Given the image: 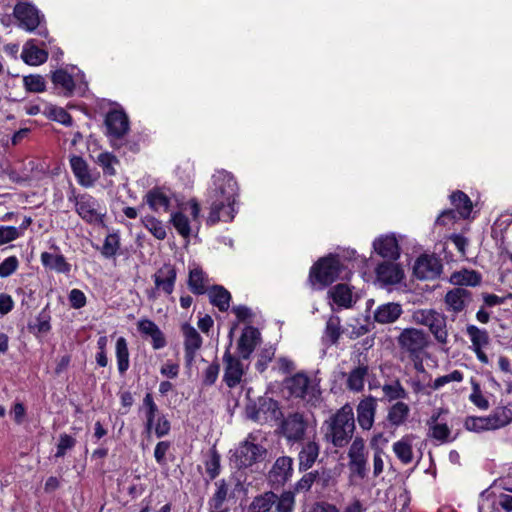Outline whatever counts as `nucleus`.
<instances>
[{
    "mask_svg": "<svg viewBox=\"0 0 512 512\" xmlns=\"http://www.w3.org/2000/svg\"><path fill=\"white\" fill-rule=\"evenodd\" d=\"M238 190V184L230 172L218 170L212 175V184L207 193L210 209L207 217L208 225L233 220Z\"/></svg>",
    "mask_w": 512,
    "mask_h": 512,
    "instance_id": "f257e3e1",
    "label": "nucleus"
},
{
    "mask_svg": "<svg viewBox=\"0 0 512 512\" xmlns=\"http://www.w3.org/2000/svg\"><path fill=\"white\" fill-rule=\"evenodd\" d=\"M324 440L334 447L346 446L355 431V417L350 404H345L323 423Z\"/></svg>",
    "mask_w": 512,
    "mask_h": 512,
    "instance_id": "f03ea898",
    "label": "nucleus"
},
{
    "mask_svg": "<svg viewBox=\"0 0 512 512\" xmlns=\"http://www.w3.org/2000/svg\"><path fill=\"white\" fill-rule=\"evenodd\" d=\"M266 452L262 445L256 443L255 436L249 434L234 450L230 451V462L237 469L248 468L262 461Z\"/></svg>",
    "mask_w": 512,
    "mask_h": 512,
    "instance_id": "7ed1b4c3",
    "label": "nucleus"
},
{
    "mask_svg": "<svg viewBox=\"0 0 512 512\" xmlns=\"http://www.w3.org/2000/svg\"><path fill=\"white\" fill-rule=\"evenodd\" d=\"M412 319L416 324L426 326L439 344L448 343L447 317L443 313L435 309H417Z\"/></svg>",
    "mask_w": 512,
    "mask_h": 512,
    "instance_id": "20e7f679",
    "label": "nucleus"
},
{
    "mask_svg": "<svg viewBox=\"0 0 512 512\" xmlns=\"http://www.w3.org/2000/svg\"><path fill=\"white\" fill-rule=\"evenodd\" d=\"M402 357H411L418 354H426L430 345L429 335L422 329L409 327L401 330L396 338Z\"/></svg>",
    "mask_w": 512,
    "mask_h": 512,
    "instance_id": "39448f33",
    "label": "nucleus"
},
{
    "mask_svg": "<svg viewBox=\"0 0 512 512\" xmlns=\"http://www.w3.org/2000/svg\"><path fill=\"white\" fill-rule=\"evenodd\" d=\"M143 409L146 420L145 432L148 435L154 432L157 438L168 435L171 429L170 422L165 415L160 413L150 393H147L143 399Z\"/></svg>",
    "mask_w": 512,
    "mask_h": 512,
    "instance_id": "423d86ee",
    "label": "nucleus"
},
{
    "mask_svg": "<svg viewBox=\"0 0 512 512\" xmlns=\"http://www.w3.org/2000/svg\"><path fill=\"white\" fill-rule=\"evenodd\" d=\"M291 395L301 398L307 403L315 404L320 396V389L315 379L305 373H297L286 382Z\"/></svg>",
    "mask_w": 512,
    "mask_h": 512,
    "instance_id": "0eeeda50",
    "label": "nucleus"
},
{
    "mask_svg": "<svg viewBox=\"0 0 512 512\" xmlns=\"http://www.w3.org/2000/svg\"><path fill=\"white\" fill-rule=\"evenodd\" d=\"M340 274V262L335 256H328L320 259L310 270L309 280L322 286L334 282Z\"/></svg>",
    "mask_w": 512,
    "mask_h": 512,
    "instance_id": "6e6552de",
    "label": "nucleus"
},
{
    "mask_svg": "<svg viewBox=\"0 0 512 512\" xmlns=\"http://www.w3.org/2000/svg\"><path fill=\"white\" fill-rule=\"evenodd\" d=\"M70 202L75 205L77 214L88 223H99L102 221L104 213L100 203L89 194L76 195L74 192L68 197Z\"/></svg>",
    "mask_w": 512,
    "mask_h": 512,
    "instance_id": "1a4fd4ad",
    "label": "nucleus"
},
{
    "mask_svg": "<svg viewBox=\"0 0 512 512\" xmlns=\"http://www.w3.org/2000/svg\"><path fill=\"white\" fill-rule=\"evenodd\" d=\"M107 135L110 138L111 145L114 148L120 147L122 138L129 131V120L123 111H110L105 118Z\"/></svg>",
    "mask_w": 512,
    "mask_h": 512,
    "instance_id": "9d476101",
    "label": "nucleus"
},
{
    "mask_svg": "<svg viewBox=\"0 0 512 512\" xmlns=\"http://www.w3.org/2000/svg\"><path fill=\"white\" fill-rule=\"evenodd\" d=\"M367 456L365 443L362 438H355L349 448L348 467L353 476L364 479L367 476Z\"/></svg>",
    "mask_w": 512,
    "mask_h": 512,
    "instance_id": "9b49d317",
    "label": "nucleus"
},
{
    "mask_svg": "<svg viewBox=\"0 0 512 512\" xmlns=\"http://www.w3.org/2000/svg\"><path fill=\"white\" fill-rule=\"evenodd\" d=\"M246 414L249 419L264 424L278 417L279 408L273 399L260 398L257 403L247 406Z\"/></svg>",
    "mask_w": 512,
    "mask_h": 512,
    "instance_id": "f8f14e48",
    "label": "nucleus"
},
{
    "mask_svg": "<svg viewBox=\"0 0 512 512\" xmlns=\"http://www.w3.org/2000/svg\"><path fill=\"white\" fill-rule=\"evenodd\" d=\"M13 15L19 22V27L28 31H34L41 23L43 15L31 3L20 1L13 10Z\"/></svg>",
    "mask_w": 512,
    "mask_h": 512,
    "instance_id": "ddd939ff",
    "label": "nucleus"
},
{
    "mask_svg": "<svg viewBox=\"0 0 512 512\" xmlns=\"http://www.w3.org/2000/svg\"><path fill=\"white\" fill-rule=\"evenodd\" d=\"M225 365L223 380L229 388H234L242 381L245 367L241 360L233 356L227 349L223 355Z\"/></svg>",
    "mask_w": 512,
    "mask_h": 512,
    "instance_id": "4468645a",
    "label": "nucleus"
},
{
    "mask_svg": "<svg viewBox=\"0 0 512 512\" xmlns=\"http://www.w3.org/2000/svg\"><path fill=\"white\" fill-rule=\"evenodd\" d=\"M307 426L302 414L293 413L283 420L281 430L288 441L298 442L303 439Z\"/></svg>",
    "mask_w": 512,
    "mask_h": 512,
    "instance_id": "2eb2a0df",
    "label": "nucleus"
},
{
    "mask_svg": "<svg viewBox=\"0 0 512 512\" xmlns=\"http://www.w3.org/2000/svg\"><path fill=\"white\" fill-rule=\"evenodd\" d=\"M184 337V358L187 366H191L195 360L197 351L202 346V337L198 331L189 323L181 327Z\"/></svg>",
    "mask_w": 512,
    "mask_h": 512,
    "instance_id": "dca6fc26",
    "label": "nucleus"
},
{
    "mask_svg": "<svg viewBox=\"0 0 512 512\" xmlns=\"http://www.w3.org/2000/svg\"><path fill=\"white\" fill-rule=\"evenodd\" d=\"M471 302L472 293L463 287L449 290L444 297L446 310L454 314L463 312Z\"/></svg>",
    "mask_w": 512,
    "mask_h": 512,
    "instance_id": "f3484780",
    "label": "nucleus"
},
{
    "mask_svg": "<svg viewBox=\"0 0 512 512\" xmlns=\"http://www.w3.org/2000/svg\"><path fill=\"white\" fill-rule=\"evenodd\" d=\"M413 271L414 275L419 279H434L440 275L442 265L435 256L422 255L415 262Z\"/></svg>",
    "mask_w": 512,
    "mask_h": 512,
    "instance_id": "a211bd4d",
    "label": "nucleus"
},
{
    "mask_svg": "<svg viewBox=\"0 0 512 512\" xmlns=\"http://www.w3.org/2000/svg\"><path fill=\"white\" fill-rule=\"evenodd\" d=\"M328 296L332 300L330 304L332 311H336L334 305H336L338 309H349L356 303L352 289L347 284L340 283L333 286L329 289Z\"/></svg>",
    "mask_w": 512,
    "mask_h": 512,
    "instance_id": "6ab92c4d",
    "label": "nucleus"
},
{
    "mask_svg": "<svg viewBox=\"0 0 512 512\" xmlns=\"http://www.w3.org/2000/svg\"><path fill=\"white\" fill-rule=\"evenodd\" d=\"M173 194L164 188H153L145 195V202L156 213L168 212L171 207Z\"/></svg>",
    "mask_w": 512,
    "mask_h": 512,
    "instance_id": "aec40b11",
    "label": "nucleus"
},
{
    "mask_svg": "<svg viewBox=\"0 0 512 512\" xmlns=\"http://www.w3.org/2000/svg\"><path fill=\"white\" fill-rule=\"evenodd\" d=\"M377 401L373 396L362 399L356 408L357 421L361 429L370 430L373 427Z\"/></svg>",
    "mask_w": 512,
    "mask_h": 512,
    "instance_id": "412c9836",
    "label": "nucleus"
},
{
    "mask_svg": "<svg viewBox=\"0 0 512 512\" xmlns=\"http://www.w3.org/2000/svg\"><path fill=\"white\" fill-rule=\"evenodd\" d=\"M375 252L383 258L396 260L400 256V247L394 235H382L373 242Z\"/></svg>",
    "mask_w": 512,
    "mask_h": 512,
    "instance_id": "4be33fe9",
    "label": "nucleus"
},
{
    "mask_svg": "<svg viewBox=\"0 0 512 512\" xmlns=\"http://www.w3.org/2000/svg\"><path fill=\"white\" fill-rule=\"evenodd\" d=\"M176 276V270L172 265H163L153 275L156 290H161L170 295L174 290Z\"/></svg>",
    "mask_w": 512,
    "mask_h": 512,
    "instance_id": "5701e85b",
    "label": "nucleus"
},
{
    "mask_svg": "<svg viewBox=\"0 0 512 512\" xmlns=\"http://www.w3.org/2000/svg\"><path fill=\"white\" fill-rule=\"evenodd\" d=\"M404 273L401 267L393 262H383L376 268V277L384 285H394L401 282Z\"/></svg>",
    "mask_w": 512,
    "mask_h": 512,
    "instance_id": "b1692460",
    "label": "nucleus"
},
{
    "mask_svg": "<svg viewBox=\"0 0 512 512\" xmlns=\"http://www.w3.org/2000/svg\"><path fill=\"white\" fill-rule=\"evenodd\" d=\"M260 332L254 327H246L239 340L237 349L242 359H249L257 344L260 342Z\"/></svg>",
    "mask_w": 512,
    "mask_h": 512,
    "instance_id": "393cba45",
    "label": "nucleus"
},
{
    "mask_svg": "<svg viewBox=\"0 0 512 512\" xmlns=\"http://www.w3.org/2000/svg\"><path fill=\"white\" fill-rule=\"evenodd\" d=\"M293 460L288 456L279 457L269 472V478L273 483L283 485L292 475Z\"/></svg>",
    "mask_w": 512,
    "mask_h": 512,
    "instance_id": "a878e982",
    "label": "nucleus"
},
{
    "mask_svg": "<svg viewBox=\"0 0 512 512\" xmlns=\"http://www.w3.org/2000/svg\"><path fill=\"white\" fill-rule=\"evenodd\" d=\"M70 166L81 186L89 188L94 185L97 178L90 173L88 164L82 157L72 156L70 158Z\"/></svg>",
    "mask_w": 512,
    "mask_h": 512,
    "instance_id": "bb28decb",
    "label": "nucleus"
},
{
    "mask_svg": "<svg viewBox=\"0 0 512 512\" xmlns=\"http://www.w3.org/2000/svg\"><path fill=\"white\" fill-rule=\"evenodd\" d=\"M512 411L507 407H497L493 412L484 416V426L486 431L500 429L510 423Z\"/></svg>",
    "mask_w": 512,
    "mask_h": 512,
    "instance_id": "cd10ccee",
    "label": "nucleus"
},
{
    "mask_svg": "<svg viewBox=\"0 0 512 512\" xmlns=\"http://www.w3.org/2000/svg\"><path fill=\"white\" fill-rule=\"evenodd\" d=\"M441 410L433 413L428 420L429 436L441 443L451 442V430L446 423L438 422L441 415Z\"/></svg>",
    "mask_w": 512,
    "mask_h": 512,
    "instance_id": "c85d7f7f",
    "label": "nucleus"
},
{
    "mask_svg": "<svg viewBox=\"0 0 512 512\" xmlns=\"http://www.w3.org/2000/svg\"><path fill=\"white\" fill-rule=\"evenodd\" d=\"M402 313L403 310L400 304L389 302L377 307L374 312V319L380 324H389L395 322Z\"/></svg>",
    "mask_w": 512,
    "mask_h": 512,
    "instance_id": "c756f323",
    "label": "nucleus"
},
{
    "mask_svg": "<svg viewBox=\"0 0 512 512\" xmlns=\"http://www.w3.org/2000/svg\"><path fill=\"white\" fill-rule=\"evenodd\" d=\"M22 60L31 66H37L45 63L48 59V53L38 48L33 40L27 41L22 49L21 53Z\"/></svg>",
    "mask_w": 512,
    "mask_h": 512,
    "instance_id": "7c9ffc66",
    "label": "nucleus"
},
{
    "mask_svg": "<svg viewBox=\"0 0 512 512\" xmlns=\"http://www.w3.org/2000/svg\"><path fill=\"white\" fill-rule=\"evenodd\" d=\"M40 259L45 268L57 273L68 274L71 271V265L62 254L43 252Z\"/></svg>",
    "mask_w": 512,
    "mask_h": 512,
    "instance_id": "2f4dec72",
    "label": "nucleus"
},
{
    "mask_svg": "<svg viewBox=\"0 0 512 512\" xmlns=\"http://www.w3.org/2000/svg\"><path fill=\"white\" fill-rule=\"evenodd\" d=\"M208 277L204 271L194 265L189 269L188 287L192 293L202 295L207 292Z\"/></svg>",
    "mask_w": 512,
    "mask_h": 512,
    "instance_id": "473e14b6",
    "label": "nucleus"
},
{
    "mask_svg": "<svg viewBox=\"0 0 512 512\" xmlns=\"http://www.w3.org/2000/svg\"><path fill=\"white\" fill-rule=\"evenodd\" d=\"M320 447L315 441L305 443L298 455L299 469L308 470L313 466L319 456Z\"/></svg>",
    "mask_w": 512,
    "mask_h": 512,
    "instance_id": "72a5a7b5",
    "label": "nucleus"
},
{
    "mask_svg": "<svg viewBox=\"0 0 512 512\" xmlns=\"http://www.w3.org/2000/svg\"><path fill=\"white\" fill-rule=\"evenodd\" d=\"M210 302L220 311L225 312L229 309L231 294L223 286L214 285L207 290Z\"/></svg>",
    "mask_w": 512,
    "mask_h": 512,
    "instance_id": "f704fd0d",
    "label": "nucleus"
},
{
    "mask_svg": "<svg viewBox=\"0 0 512 512\" xmlns=\"http://www.w3.org/2000/svg\"><path fill=\"white\" fill-rule=\"evenodd\" d=\"M449 281L451 284L458 286V287H463V286L475 287L480 284L481 276L479 273H477L474 270L462 269L460 271L453 272L450 276Z\"/></svg>",
    "mask_w": 512,
    "mask_h": 512,
    "instance_id": "c9c22d12",
    "label": "nucleus"
},
{
    "mask_svg": "<svg viewBox=\"0 0 512 512\" xmlns=\"http://www.w3.org/2000/svg\"><path fill=\"white\" fill-rule=\"evenodd\" d=\"M368 366L360 364L352 369L347 375L346 387L353 392H361L364 388L366 376L368 374Z\"/></svg>",
    "mask_w": 512,
    "mask_h": 512,
    "instance_id": "e433bc0d",
    "label": "nucleus"
},
{
    "mask_svg": "<svg viewBox=\"0 0 512 512\" xmlns=\"http://www.w3.org/2000/svg\"><path fill=\"white\" fill-rule=\"evenodd\" d=\"M409 414V406L402 401H398L388 409L387 421L391 426L399 427L405 424L409 417Z\"/></svg>",
    "mask_w": 512,
    "mask_h": 512,
    "instance_id": "4c0bfd02",
    "label": "nucleus"
},
{
    "mask_svg": "<svg viewBox=\"0 0 512 512\" xmlns=\"http://www.w3.org/2000/svg\"><path fill=\"white\" fill-rule=\"evenodd\" d=\"M412 435L402 437L400 440L393 444V451L397 458L403 464H409L413 461V450H412Z\"/></svg>",
    "mask_w": 512,
    "mask_h": 512,
    "instance_id": "58836bf2",
    "label": "nucleus"
},
{
    "mask_svg": "<svg viewBox=\"0 0 512 512\" xmlns=\"http://www.w3.org/2000/svg\"><path fill=\"white\" fill-rule=\"evenodd\" d=\"M277 501V495L271 491L256 496L248 507V512H269Z\"/></svg>",
    "mask_w": 512,
    "mask_h": 512,
    "instance_id": "ea45409f",
    "label": "nucleus"
},
{
    "mask_svg": "<svg viewBox=\"0 0 512 512\" xmlns=\"http://www.w3.org/2000/svg\"><path fill=\"white\" fill-rule=\"evenodd\" d=\"M170 221L176 231L183 238L188 239L193 231V223L190 221L188 216H186L182 211H178L171 214Z\"/></svg>",
    "mask_w": 512,
    "mask_h": 512,
    "instance_id": "a19ab883",
    "label": "nucleus"
},
{
    "mask_svg": "<svg viewBox=\"0 0 512 512\" xmlns=\"http://www.w3.org/2000/svg\"><path fill=\"white\" fill-rule=\"evenodd\" d=\"M466 333L471 341V349L485 348L490 342L487 330L481 329L475 325H467Z\"/></svg>",
    "mask_w": 512,
    "mask_h": 512,
    "instance_id": "79ce46f5",
    "label": "nucleus"
},
{
    "mask_svg": "<svg viewBox=\"0 0 512 512\" xmlns=\"http://www.w3.org/2000/svg\"><path fill=\"white\" fill-rule=\"evenodd\" d=\"M341 320L336 315H331L326 321L323 341L328 344H335L341 336Z\"/></svg>",
    "mask_w": 512,
    "mask_h": 512,
    "instance_id": "37998d69",
    "label": "nucleus"
},
{
    "mask_svg": "<svg viewBox=\"0 0 512 512\" xmlns=\"http://www.w3.org/2000/svg\"><path fill=\"white\" fill-rule=\"evenodd\" d=\"M115 353L118 371L120 374H124L129 368V350L127 341L124 337H119L117 339Z\"/></svg>",
    "mask_w": 512,
    "mask_h": 512,
    "instance_id": "c03bdc74",
    "label": "nucleus"
},
{
    "mask_svg": "<svg viewBox=\"0 0 512 512\" xmlns=\"http://www.w3.org/2000/svg\"><path fill=\"white\" fill-rule=\"evenodd\" d=\"M450 199L460 217H469L473 206L470 198L464 192L456 191L451 194Z\"/></svg>",
    "mask_w": 512,
    "mask_h": 512,
    "instance_id": "a18cd8bd",
    "label": "nucleus"
},
{
    "mask_svg": "<svg viewBox=\"0 0 512 512\" xmlns=\"http://www.w3.org/2000/svg\"><path fill=\"white\" fill-rule=\"evenodd\" d=\"M51 317L48 312L42 310L35 320L28 324V329L35 336H40L48 333L51 330L50 324Z\"/></svg>",
    "mask_w": 512,
    "mask_h": 512,
    "instance_id": "49530a36",
    "label": "nucleus"
},
{
    "mask_svg": "<svg viewBox=\"0 0 512 512\" xmlns=\"http://www.w3.org/2000/svg\"><path fill=\"white\" fill-rule=\"evenodd\" d=\"M95 163H97L103 171V174L106 176H114L116 175L115 166L119 164V160L115 155L110 152H101L94 159Z\"/></svg>",
    "mask_w": 512,
    "mask_h": 512,
    "instance_id": "de8ad7c7",
    "label": "nucleus"
},
{
    "mask_svg": "<svg viewBox=\"0 0 512 512\" xmlns=\"http://www.w3.org/2000/svg\"><path fill=\"white\" fill-rule=\"evenodd\" d=\"M52 82L62 89L65 95H71L74 91V80L72 76L63 69L56 70L52 74Z\"/></svg>",
    "mask_w": 512,
    "mask_h": 512,
    "instance_id": "09e8293b",
    "label": "nucleus"
},
{
    "mask_svg": "<svg viewBox=\"0 0 512 512\" xmlns=\"http://www.w3.org/2000/svg\"><path fill=\"white\" fill-rule=\"evenodd\" d=\"M216 490L213 496L209 499L208 505L210 509L218 510L222 508L224 502L228 496V484L224 479H221L215 483Z\"/></svg>",
    "mask_w": 512,
    "mask_h": 512,
    "instance_id": "8fccbe9b",
    "label": "nucleus"
},
{
    "mask_svg": "<svg viewBox=\"0 0 512 512\" xmlns=\"http://www.w3.org/2000/svg\"><path fill=\"white\" fill-rule=\"evenodd\" d=\"M382 391L388 401L405 399L407 397V392L399 380L384 384Z\"/></svg>",
    "mask_w": 512,
    "mask_h": 512,
    "instance_id": "3c124183",
    "label": "nucleus"
},
{
    "mask_svg": "<svg viewBox=\"0 0 512 512\" xmlns=\"http://www.w3.org/2000/svg\"><path fill=\"white\" fill-rule=\"evenodd\" d=\"M142 223L145 228L158 240H164L166 238V228L163 223L152 217L145 216L142 218Z\"/></svg>",
    "mask_w": 512,
    "mask_h": 512,
    "instance_id": "603ef678",
    "label": "nucleus"
},
{
    "mask_svg": "<svg viewBox=\"0 0 512 512\" xmlns=\"http://www.w3.org/2000/svg\"><path fill=\"white\" fill-rule=\"evenodd\" d=\"M120 249V237L117 233L108 234L101 248V254L105 258L114 257Z\"/></svg>",
    "mask_w": 512,
    "mask_h": 512,
    "instance_id": "864d4df0",
    "label": "nucleus"
},
{
    "mask_svg": "<svg viewBox=\"0 0 512 512\" xmlns=\"http://www.w3.org/2000/svg\"><path fill=\"white\" fill-rule=\"evenodd\" d=\"M277 512H293L295 506V496L290 491L283 492L280 496H277L275 503Z\"/></svg>",
    "mask_w": 512,
    "mask_h": 512,
    "instance_id": "5fc2aeb1",
    "label": "nucleus"
},
{
    "mask_svg": "<svg viewBox=\"0 0 512 512\" xmlns=\"http://www.w3.org/2000/svg\"><path fill=\"white\" fill-rule=\"evenodd\" d=\"M24 87L29 92L40 93L45 91L46 83L41 75H28L23 79Z\"/></svg>",
    "mask_w": 512,
    "mask_h": 512,
    "instance_id": "6e6d98bb",
    "label": "nucleus"
},
{
    "mask_svg": "<svg viewBox=\"0 0 512 512\" xmlns=\"http://www.w3.org/2000/svg\"><path fill=\"white\" fill-rule=\"evenodd\" d=\"M463 381V373L459 370H454L447 375L440 376L434 380V382L430 385L433 390H439L446 384L450 382H462Z\"/></svg>",
    "mask_w": 512,
    "mask_h": 512,
    "instance_id": "4d7b16f0",
    "label": "nucleus"
},
{
    "mask_svg": "<svg viewBox=\"0 0 512 512\" xmlns=\"http://www.w3.org/2000/svg\"><path fill=\"white\" fill-rule=\"evenodd\" d=\"M205 469L211 479H215L220 473V456L213 450L205 462Z\"/></svg>",
    "mask_w": 512,
    "mask_h": 512,
    "instance_id": "13d9d810",
    "label": "nucleus"
},
{
    "mask_svg": "<svg viewBox=\"0 0 512 512\" xmlns=\"http://www.w3.org/2000/svg\"><path fill=\"white\" fill-rule=\"evenodd\" d=\"M469 399L475 406L482 410H487L489 408V402L483 396L477 382H472V393L470 394Z\"/></svg>",
    "mask_w": 512,
    "mask_h": 512,
    "instance_id": "bf43d9fd",
    "label": "nucleus"
},
{
    "mask_svg": "<svg viewBox=\"0 0 512 512\" xmlns=\"http://www.w3.org/2000/svg\"><path fill=\"white\" fill-rule=\"evenodd\" d=\"M274 355L275 350L272 347L262 349L257 355L256 369L259 372H264Z\"/></svg>",
    "mask_w": 512,
    "mask_h": 512,
    "instance_id": "052dcab7",
    "label": "nucleus"
},
{
    "mask_svg": "<svg viewBox=\"0 0 512 512\" xmlns=\"http://www.w3.org/2000/svg\"><path fill=\"white\" fill-rule=\"evenodd\" d=\"M19 266L16 256H9L0 263V278H7L12 275Z\"/></svg>",
    "mask_w": 512,
    "mask_h": 512,
    "instance_id": "680f3d73",
    "label": "nucleus"
},
{
    "mask_svg": "<svg viewBox=\"0 0 512 512\" xmlns=\"http://www.w3.org/2000/svg\"><path fill=\"white\" fill-rule=\"evenodd\" d=\"M171 448V443L169 441H160L156 444L155 446V449H154V458H155V461L160 465V466H166L168 461H167V453L169 452Z\"/></svg>",
    "mask_w": 512,
    "mask_h": 512,
    "instance_id": "e2e57ef3",
    "label": "nucleus"
},
{
    "mask_svg": "<svg viewBox=\"0 0 512 512\" xmlns=\"http://www.w3.org/2000/svg\"><path fill=\"white\" fill-rule=\"evenodd\" d=\"M21 236V229L14 226H0V246L12 242Z\"/></svg>",
    "mask_w": 512,
    "mask_h": 512,
    "instance_id": "0e129e2a",
    "label": "nucleus"
},
{
    "mask_svg": "<svg viewBox=\"0 0 512 512\" xmlns=\"http://www.w3.org/2000/svg\"><path fill=\"white\" fill-rule=\"evenodd\" d=\"M75 443L76 440L72 436L68 434H61L57 444V451L55 456L57 458L63 457L67 450L72 449L75 446Z\"/></svg>",
    "mask_w": 512,
    "mask_h": 512,
    "instance_id": "69168bd1",
    "label": "nucleus"
},
{
    "mask_svg": "<svg viewBox=\"0 0 512 512\" xmlns=\"http://www.w3.org/2000/svg\"><path fill=\"white\" fill-rule=\"evenodd\" d=\"M49 115L54 120L65 126L72 125V118L70 114L61 107H50Z\"/></svg>",
    "mask_w": 512,
    "mask_h": 512,
    "instance_id": "338daca9",
    "label": "nucleus"
},
{
    "mask_svg": "<svg viewBox=\"0 0 512 512\" xmlns=\"http://www.w3.org/2000/svg\"><path fill=\"white\" fill-rule=\"evenodd\" d=\"M70 305L74 309H80L86 305V296L79 289H72L68 296Z\"/></svg>",
    "mask_w": 512,
    "mask_h": 512,
    "instance_id": "774afa93",
    "label": "nucleus"
}]
</instances>
